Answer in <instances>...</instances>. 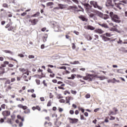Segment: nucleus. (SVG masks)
Listing matches in <instances>:
<instances>
[{"label":"nucleus","mask_w":127,"mask_h":127,"mask_svg":"<svg viewBox=\"0 0 127 127\" xmlns=\"http://www.w3.org/2000/svg\"><path fill=\"white\" fill-rule=\"evenodd\" d=\"M107 14H109L112 21L116 22V23H120L121 20H120V17L118 16V15L115 14L113 12L110 11H106Z\"/></svg>","instance_id":"nucleus-1"},{"label":"nucleus","mask_w":127,"mask_h":127,"mask_svg":"<svg viewBox=\"0 0 127 127\" xmlns=\"http://www.w3.org/2000/svg\"><path fill=\"white\" fill-rule=\"evenodd\" d=\"M119 0H113V1L117 7H118L119 9H122V7H124L125 4H127V1L122 0L120 1L119 3L117 2V1H119Z\"/></svg>","instance_id":"nucleus-2"},{"label":"nucleus","mask_w":127,"mask_h":127,"mask_svg":"<svg viewBox=\"0 0 127 127\" xmlns=\"http://www.w3.org/2000/svg\"><path fill=\"white\" fill-rule=\"evenodd\" d=\"M77 78H83V80H88V81H93L95 75L94 74H88L86 76H82L80 74L76 75Z\"/></svg>","instance_id":"nucleus-3"},{"label":"nucleus","mask_w":127,"mask_h":127,"mask_svg":"<svg viewBox=\"0 0 127 127\" xmlns=\"http://www.w3.org/2000/svg\"><path fill=\"white\" fill-rule=\"evenodd\" d=\"M17 107L18 108H19V109H22V110H24V114H30V109H28V107H27V106H23L22 104H18L17 105Z\"/></svg>","instance_id":"nucleus-4"},{"label":"nucleus","mask_w":127,"mask_h":127,"mask_svg":"<svg viewBox=\"0 0 127 127\" xmlns=\"http://www.w3.org/2000/svg\"><path fill=\"white\" fill-rule=\"evenodd\" d=\"M89 3L91 4V5H93L94 8H98V9H100V10H102V9H103V7L99 5L98 4V2L96 1H90Z\"/></svg>","instance_id":"nucleus-5"},{"label":"nucleus","mask_w":127,"mask_h":127,"mask_svg":"<svg viewBox=\"0 0 127 127\" xmlns=\"http://www.w3.org/2000/svg\"><path fill=\"white\" fill-rule=\"evenodd\" d=\"M2 115L4 117V119H6L7 117L10 116V111L8 110H5L2 112Z\"/></svg>","instance_id":"nucleus-6"},{"label":"nucleus","mask_w":127,"mask_h":127,"mask_svg":"<svg viewBox=\"0 0 127 127\" xmlns=\"http://www.w3.org/2000/svg\"><path fill=\"white\" fill-rule=\"evenodd\" d=\"M12 24V22H9L6 26H5V28H8V31H11L13 29H14V27L13 26H11Z\"/></svg>","instance_id":"nucleus-7"},{"label":"nucleus","mask_w":127,"mask_h":127,"mask_svg":"<svg viewBox=\"0 0 127 127\" xmlns=\"http://www.w3.org/2000/svg\"><path fill=\"white\" fill-rule=\"evenodd\" d=\"M68 120L69 121V124H77V123L79 122V120L76 118H68Z\"/></svg>","instance_id":"nucleus-8"},{"label":"nucleus","mask_w":127,"mask_h":127,"mask_svg":"<svg viewBox=\"0 0 127 127\" xmlns=\"http://www.w3.org/2000/svg\"><path fill=\"white\" fill-rule=\"evenodd\" d=\"M58 85H60V86H58V89H60V90H65V84L63 83L62 81H58Z\"/></svg>","instance_id":"nucleus-9"},{"label":"nucleus","mask_w":127,"mask_h":127,"mask_svg":"<svg viewBox=\"0 0 127 127\" xmlns=\"http://www.w3.org/2000/svg\"><path fill=\"white\" fill-rule=\"evenodd\" d=\"M47 72L48 73H50V74L49 75L50 78H54V77H55V74L53 73V71H52V69H51V68H48L47 69Z\"/></svg>","instance_id":"nucleus-10"},{"label":"nucleus","mask_w":127,"mask_h":127,"mask_svg":"<svg viewBox=\"0 0 127 127\" xmlns=\"http://www.w3.org/2000/svg\"><path fill=\"white\" fill-rule=\"evenodd\" d=\"M69 9H72V10H73L74 13L76 12H79V11H81V10H76L78 9V7H77V6H69Z\"/></svg>","instance_id":"nucleus-11"},{"label":"nucleus","mask_w":127,"mask_h":127,"mask_svg":"<svg viewBox=\"0 0 127 127\" xmlns=\"http://www.w3.org/2000/svg\"><path fill=\"white\" fill-rule=\"evenodd\" d=\"M78 18L82 21H86V22L88 21V18L85 15H81L78 16Z\"/></svg>","instance_id":"nucleus-12"},{"label":"nucleus","mask_w":127,"mask_h":127,"mask_svg":"<svg viewBox=\"0 0 127 127\" xmlns=\"http://www.w3.org/2000/svg\"><path fill=\"white\" fill-rule=\"evenodd\" d=\"M73 97L72 96H67L65 98L66 104H68V105H70V101H72L73 100Z\"/></svg>","instance_id":"nucleus-13"},{"label":"nucleus","mask_w":127,"mask_h":127,"mask_svg":"<svg viewBox=\"0 0 127 127\" xmlns=\"http://www.w3.org/2000/svg\"><path fill=\"white\" fill-rule=\"evenodd\" d=\"M29 21L32 23V25H36L37 22H38V19H34L33 20L30 19Z\"/></svg>","instance_id":"nucleus-14"},{"label":"nucleus","mask_w":127,"mask_h":127,"mask_svg":"<svg viewBox=\"0 0 127 127\" xmlns=\"http://www.w3.org/2000/svg\"><path fill=\"white\" fill-rule=\"evenodd\" d=\"M5 73V69L4 67H0V76H3Z\"/></svg>","instance_id":"nucleus-15"},{"label":"nucleus","mask_w":127,"mask_h":127,"mask_svg":"<svg viewBox=\"0 0 127 127\" xmlns=\"http://www.w3.org/2000/svg\"><path fill=\"white\" fill-rule=\"evenodd\" d=\"M94 32H95V33H98L99 34H103L104 31L101 29L98 28L94 30Z\"/></svg>","instance_id":"nucleus-16"},{"label":"nucleus","mask_w":127,"mask_h":127,"mask_svg":"<svg viewBox=\"0 0 127 127\" xmlns=\"http://www.w3.org/2000/svg\"><path fill=\"white\" fill-rule=\"evenodd\" d=\"M58 6H59V8H60V9H64L66 8V4H63L61 3L58 4Z\"/></svg>","instance_id":"nucleus-17"},{"label":"nucleus","mask_w":127,"mask_h":127,"mask_svg":"<svg viewBox=\"0 0 127 127\" xmlns=\"http://www.w3.org/2000/svg\"><path fill=\"white\" fill-rule=\"evenodd\" d=\"M32 110L33 111H35V110H37V111L40 112L41 111V108H40V106H33V107H32Z\"/></svg>","instance_id":"nucleus-18"},{"label":"nucleus","mask_w":127,"mask_h":127,"mask_svg":"<svg viewBox=\"0 0 127 127\" xmlns=\"http://www.w3.org/2000/svg\"><path fill=\"white\" fill-rule=\"evenodd\" d=\"M84 6H86V9H87L86 10L87 13H90V12H89V8H92V6L89 5V3H84Z\"/></svg>","instance_id":"nucleus-19"},{"label":"nucleus","mask_w":127,"mask_h":127,"mask_svg":"<svg viewBox=\"0 0 127 127\" xmlns=\"http://www.w3.org/2000/svg\"><path fill=\"white\" fill-rule=\"evenodd\" d=\"M101 18H103V19H108L109 18V15L108 14H104L103 13L101 14V16H100Z\"/></svg>","instance_id":"nucleus-20"},{"label":"nucleus","mask_w":127,"mask_h":127,"mask_svg":"<svg viewBox=\"0 0 127 127\" xmlns=\"http://www.w3.org/2000/svg\"><path fill=\"white\" fill-rule=\"evenodd\" d=\"M93 12L95 14V16L97 15L98 16H99V17H101V16L102 15V12H101L98 10H94L93 11Z\"/></svg>","instance_id":"nucleus-21"},{"label":"nucleus","mask_w":127,"mask_h":127,"mask_svg":"<svg viewBox=\"0 0 127 127\" xmlns=\"http://www.w3.org/2000/svg\"><path fill=\"white\" fill-rule=\"evenodd\" d=\"M102 39L104 41H110V40H111L110 38L106 37L104 35H102Z\"/></svg>","instance_id":"nucleus-22"},{"label":"nucleus","mask_w":127,"mask_h":127,"mask_svg":"<svg viewBox=\"0 0 127 127\" xmlns=\"http://www.w3.org/2000/svg\"><path fill=\"white\" fill-rule=\"evenodd\" d=\"M4 88H6L5 92H8L9 90H10L11 89H12V87H11L10 85H6V86L4 85Z\"/></svg>","instance_id":"nucleus-23"},{"label":"nucleus","mask_w":127,"mask_h":127,"mask_svg":"<svg viewBox=\"0 0 127 127\" xmlns=\"http://www.w3.org/2000/svg\"><path fill=\"white\" fill-rule=\"evenodd\" d=\"M87 29H88L89 30H95V27H93V26L88 25L87 26Z\"/></svg>","instance_id":"nucleus-24"},{"label":"nucleus","mask_w":127,"mask_h":127,"mask_svg":"<svg viewBox=\"0 0 127 127\" xmlns=\"http://www.w3.org/2000/svg\"><path fill=\"white\" fill-rule=\"evenodd\" d=\"M4 53H8L9 54H10L11 55H13V52L9 51V50H5L3 51Z\"/></svg>","instance_id":"nucleus-25"},{"label":"nucleus","mask_w":127,"mask_h":127,"mask_svg":"<svg viewBox=\"0 0 127 127\" xmlns=\"http://www.w3.org/2000/svg\"><path fill=\"white\" fill-rule=\"evenodd\" d=\"M19 71L22 72L23 74H26L27 73V70L24 68H19Z\"/></svg>","instance_id":"nucleus-26"},{"label":"nucleus","mask_w":127,"mask_h":127,"mask_svg":"<svg viewBox=\"0 0 127 127\" xmlns=\"http://www.w3.org/2000/svg\"><path fill=\"white\" fill-rule=\"evenodd\" d=\"M99 25H100V26H102V27H104L105 28H108L109 27L108 26V25H107V24H100L99 23Z\"/></svg>","instance_id":"nucleus-27"},{"label":"nucleus","mask_w":127,"mask_h":127,"mask_svg":"<svg viewBox=\"0 0 127 127\" xmlns=\"http://www.w3.org/2000/svg\"><path fill=\"white\" fill-rule=\"evenodd\" d=\"M75 76H76V74H71V77H67V79L69 80H74L75 79Z\"/></svg>","instance_id":"nucleus-28"},{"label":"nucleus","mask_w":127,"mask_h":127,"mask_svg":"<svg viewBox=\"0 0 127 127\" xmlns=\"http://www.w3.org/2000/svg\"><path fill=\"white\" fill-rule=\"evenodd\" d=\"M103 35L106 37H111V36H113V34L110 33H106L105 34H104Z\"/></svg>","instance_id":"nucleus-29"},{"label":"nucleus","mask_w":127,"mask_h":127,"mask_svg":"<svg viewBox=\"0 0 127 127\" xmlns=\"http://www.w3.org/2000/svg\"><path fill=\"white\" fill-rule=\"evenodd\" d=\"M7 84H8V85H10V80L9 79L6 80L4 82L5 87H6V85H7Z\"/></svg>","instance_id":"nucleus-30"},{"label":"nucleus","mask_w":127,"mask_h":127,"mask_svg":"<svg viewBox=\"0 0 127 127\" xmlns=\"http://www.w3.org/2000/svg\"><path fill=\"white\" fill-rule=\"evenodd\" d=\"M85 38H86L87 40H92V39H93V38L90 36V35H87L85 37Z\"/></svg>","instance_id":"nucleus-31"},{"label":"nucleus","mask_w":127,"mask_h":127,"mask_svg":"<svg viewBox=\"0 0 127 127\" xmlns=\"http://www.w3.org/2000/svg\"><path fill=\"white\" fill-rule=\"evenodd\" d=\"M107 4L109 6L112 5V6H113V5H112V0H107Z\"/></svg>","instance_id":"nucleus-32"},{"label":"nucleus","mask_w":127,"mask_h":127,"mask_svg":"<svg viewBox=\"0 0 127 127\" xmlns=\"http://www.w3.org/2000/svg\"><path fill=\"white\" fill-rule=\"evenodd\" d=\"M17 118L19 120H21L22 121V122H23V121H24V119L23 118L21 117V116L20 115H17Z\"/></svg>","instance_id":"nucleus-33"},{"label":"nucleus","mask_w":127,"mask_h":127,"mask_svg":"<svg viewBox=\"0 0 127 127\" xmlns=\"http://www.w3.org/2000/svg\"><path fill=\"white\" fill-rule=\"evenodd\" d=\"M88 15H89V17H91V18H93V17H95V16H96L95 14L93 13L88 14Z\"/></svg>","instance_id":"nucleus-34"},{"label":"nucleus","mask_w":127,"mask_h":127,"mask_svg":"<svg viewBox=\"0 0 127 127\" xmlns=\"http://www.w3.org/2000/svg\"><path fill=\"white\" fill-rule=\"evenodd\" d=\"M51 105H52V101L51 100H49L47 106V107H51Z\"/></svg>","instance_id":"nucleus-35"},{"label":"nucleus","mask_w":127,"mask_h":127,"mask_svg":"<svg viewBox=\"0 0 127 127\" xmlns=\"http://www.w3.org/2000/svg\"><path fill=\"white\" fill-rule=\"evenodd\" d=\"M47 40V34H46L43 37V42H46Z\"/></svg>","instance_id":"nucleus-36"},{"label":"nucleus","mask_w":127,"mask_h":127,"mask_svg":"<svg viewBox=\"0 0 127 127\" xmlns=\"http://www.w3.org/2000/svg\"><path fill=\"white\" fill-rule=\"evenodd\" d=\"M78 109L79 111H81V112H82V113H84V112H85V110L80 107H78Z\"/></svg>","instance_id":"nucleus-37"},{"label":"nucleus","mask_w":127,"mask_h":127,"mask_svg":"<svg viewBox=\"0 0 127 127\" xmlns=\"http://www.w3.org/2000/svg\"><path fill=\"white\" fill-rule=\"evenodd\" d=\"M108 83H115V80H114V78L112 79H109L107 81Z\"/></svg>","instance_id":"nucleus-38"},{"label":"nucleus","mask_w":127,"mask_h":127,"mask_svg":"<svg viewBox=\"0 0 127 127\" xmlns=\"http://www.w3.org/2000/svg\"><path fill=\"white\" fill-rule=\"evenodd\" d=\"M3 7H6V8H8V5L6 3H4L2 4Z\"/></svg>","instance_id":"nucleus-39"},{"label":"nucleus","mask_w":127,"mask_h":127,"mask_svg":"<svg viewBox=\"0 0 127 127\" xmlns=\"http://www.w3.org/2000/svg\"><path fill=\"white\" fill-rule=\"evenodd\" d=\"M53 2H49L47 3V5L48 6H51V5H53Z\"/></svg>","instance_id":"nucleus-40"},{"label":"nucleus","mask_w":127,"mask_h":127,"mask_svg":"<svg viewBox=\"0 0 127 127\" xmlns=\"http://www.w3.org/2000/svg\"><path fill=\"white\" fill-rule=\"evenodd\" d=\"M6 106V105L4 104H3L1 105V108L3 109V110H5V107Z\"/></svg>","instance_id":"nucleus-41"},{"label":"nucleus","mask_w":127,"mask_h":127,"mask_svg":"<svg viewBox=\"0 0 127 127\" xmlns=\"http://www.w3.org/2000/svg\"><path fill=\"white\" fill-rule=\"evenodd\" d=\"M70 92H71V94H73V95H76V94H77V91H76L75 90H70Z\"/></svg>","instance_id":"nucleus-42"},{"label":"nucleus","mask_w":127,"mask_h":127,"mask_svg":"<svg viewBox=\"0 0 127 127\" xmlns=\"http://www.w3.org/2000/svg\"><path fill=\"white\" fill-rule=\"evenodd\" d=\"M59 9H60L59 8V6H58V7H55V8H53V11H56V10H59Z\"/></svg>","instance_id":"nucleus-43"},{"label":"nucleus","mask_w":127,"mask_h":127,"mask_svg":"<svg viewBox=\"0 0 127 127\" xmlns=\"http://www.w3.org/2000/svg\"><path fill=\"white\" fill-rule=\"evenodd\" d=\"M122 51H123V52H124L125 53H127V50H126V49L125 48H122Z\"/></svg>","instance_id":"nucleus-44"},{"label":"nucleus","mask_w":127,"mask_h":127,"mask_svg":"<svg viewBox=\"0 0 127 127\" xmlns=\"http://www.w3.org/2000/svg\"><path fill=\"white\" fill-rule=\"evenodd\" d=\"M28 58H29V59H32L35 58V57L33 55H29L28 56Z\"/></svg>","instance_id":"nucleus-45"},{"label":"nucleus","mask_w":127,"mask_h":127,"mask_svg":"<svg viewBox=\"0 0 127 127\" xmlns=\"http://www.w3.org/2000/svg\"><path fill=\"white\" fill-rule=\"evenodd\" d=\"M116 118L114 116H110V121H114V120H115Z\"/></svg>","instance_id":"nucleus-46"},{"label":"nucleus","mask_w":127,"mask_h":127,"mask_svg":"<svg viewBox=\"0 0 127 127\" xmlns=\"http://www.w3.org/2000/svg\"><path fill=\"white\" fill-rule=\"evenodd\" d=\"M36 82L37 85H40V80L36 79Z\"/></svg>","instance_id":"nucleus-47"},{"label":"nucleus","mask_w":127,"mask_h":127,"mask_svg":"<svg viewBox=\"0 0 127 127\" xmlns=\"http://www.w3.org/2000/svg\"><path fill=\"white\" fill-rule=\"evenodd\" d=\"M72 49H76V45H75V43L72 44Z\"/></svg>","instance_id":"nucleus-48"},{"label":"nucleus","mask_w":127,"mask_h":127,"mask_svg":"<svg viewBox=\"0 0 127 127\" xmlns=\"http://www.w3.org/2000/svg\"><path fill=\"white\" fill-rule=\"evenodd\" d=\"M28 93H34V89H30L28 90Z\"/></svg>","instance_id":"nucleus-49"},{"label":"nucleus","mask_w":127,"mask_h":127,"mask_svg":"<svg viewBox=\"0 0 127 127\" xmlns=\"http://www.w3.org/2000/svg\"><path fill=\"white\" fill-rule=\"evenodd\" d=\"M43 83L45 87H47V83H46V80H43Z\"/></svg>","instance_id":"nucleus-50"},{"label":"nucleus","mask_w":127,"mask_h":127,"mask_svg":"<svg viewBox=\"0 0 127 127\" xmlns=\"http://www.w3.org/2000/svg\"><path fill=\"white\" fill-rule=\"evenodd\" d=\"M60 103H65V100L63 99H61L59 100Z\"/></svg>","instance_id":"nucleus-51"},{"label":"nucleus","mask_w":127,"mask_h":127,"mask_svg":"<svg viewBox=\"0 0 127 127\" xmlns=\"http://www.w3.org/2000/svg\"><path fill=\"white\" fill-rule=\"evenodd\" d=\"M65 38L66 39H70L71 37H70V36H69L68 35H65ZM70 40H71V39H70Z\"/></svg>","instance_id":"nucleus-52"},{"label":"nucleus","mask_w":127,"mask_h":127,"mask_svg":"<svg viewBox=\"0 0 127 127\" xmlns=\"http://www.w3.org/2000/svg\"><path fill=\"white\" fill-rule=\"evenodd\" d=\"M64 95H67V94H68V95H70V92L68 91H65L64 93Z\"/></svg>","instance_id":"nucleus-53"},{"label":"nucleus","mask_w":127,"mask_h":127,"mask_svg":"<svg viewBox=\"0 0 127 127\" xmlns=\"http://www.w3.org/2000/svg\"><path fill=\"white\" fill-rule=\"evenodd\" d=\"M73 2H75V3H76V4H78L79 3V1L78 0H72Z\"/></svg>","instance_id":"nucleus-54"},{"label":"nucleus","mask_w":127,"mask_h":127,"mask_svg":"<svg viewBox=\"0 0 127 127\" xmlns=\"http://www.w3.org/2000/svg\"><path fill=\"white\" fill-rule=\"evenodd\" d=\"M40 100L41 102H44V101H45V99H44V97H40Z\"/></svg>","instance_id":"nucleus-55"},{"label":"nucleus","mask_w":127,"mask_h":127,"mask_svg":"<svg viewBox=\"0 0 127 127\" xmlns=\"http://www.w3.org/2000/svg\"><path fill=\"white\" fill-rule=\"evenodd\" d=\"M90 97H91V95H90V94H87L86 95H85V98L86 99H89V98H90Z\"/></svg>","instance_id":"nucleus-56"},{"label":"nucleus","mask_w":127,"mask_h":127,"mask_svg":"<svg viewBox=\"0 0 127 127\" xmlns=\"http://www.w3.org/2000/svg\"><path fill=\"white\" fill-rule=\"evenodd\" d=\"M72 108H73V109H77V105H76V104H72Z\"/></svg>","instance_id":"nucleus-57"},{"label":"nucleus","mask_w":127,"mask_h":127,"mask_svg":"<svg viewBox=\"0 0 127 127\" xmlns=\"http://www.w3.org/2000/svg\"><path fill=\"white\" fill-rule=\"evenodd\" d=\"M69 114H70V115H74V110H70Z\"/></svg>","instance_id":"nucleus-58"},{"label":"nucleus","mask_w":127,"mask_h":127,"mask_svg":"<svg viewBox=\"0 0 127 127\" xmlns=\"http://www.w3.org/2000/svg\"><path fill=\"white\" fill-rule=\"evenodd\" d=\"M59 69H64V70H66V66H61L60 67Z\"/></svg>","instance_id":"nucleus-59"},{"label":"nucleus","mask_w":127,"mask_h":127,"mask_svg":"<svg viewBox=\"0 0 127 127\" xmlns=\"http://www.w3.org/2000/svg\"><path fill=\"white\" fill-rule=\"evenodd\" d=\"M18 56H19V57H21V58L24 57V55H23V54H20L18 55Z\"/></svg>","instance_id":"nucleus-60"},{"label":"nucleus","mask_w":127,"mask_h":127,"mask_svg":"<svg viewBox=\"0 0 127 127\" xmlns=\"http://www.w3.org/2000/svg\"><path fill=\"white\" fill-rule=\"evenodd\" d=\"M80 62L79 61H74L73 63V64H79Z\"/></svg>","instance_id":"nucleus-61"},{"label":"nucleus","mask_w":127,"mask_h":127,"mask_svg":"<svg viewBox=\"0 0 127 127\" xmlns=\"http://www.w3.org/2000/svg\"><path fill=\"white\" fill-rule=\"evenodd\" d=\"M111 115H114V112L110 111L109 113L108 114V116H111Z\"/></svg>","instance_id":"nucleus-62"},{"label":"nucleus","mask_w":127,"mask_h":127,"mask_svg":"<svg viewBox=\"0 0 127 127\" xmlns=\"http://www.w3.org/2000/svg\"><path fill=\"white\" fill-rule=\"evenodd\" d=\"M3 63L5 64V65H8V64H9V63L7 61H5L3 62Z\"/></svg>","instance_id":"nucleus-63"},{"label":"nucleus","mask_w":127,"mask_h":127,"mask_svg":"<svg viewBox=\"0 0 127 127\" xmlns=\"http://www.w3.org/2000/svg\"><path fill=\"white\" fill-rule=\"evenodd\" d=\"M11 83L13 82H15V78H12L11 79Z\"/></svg>","instance_id":"nucleus-64"}]
</instances>
